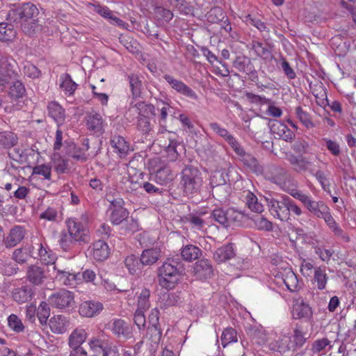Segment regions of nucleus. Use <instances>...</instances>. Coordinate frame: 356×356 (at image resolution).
<instances>
[{
    "label": "nucleus",
    "instance_id": "obj_26",
    "mask_svg": "<svg viewBox=\"0 0 356 356\" xmlns=\"http://www.w3.org/2000/svg\"><path fill=\"white\" fill-rule=\"evenodd\" d=\"M235 153L243 157L244 162L250 168V169L255 174L256 176H259L262 174L263 168L259 164L257 159L250 154H246L243 148L240 145L233 149Z\"/></svg>",
    "mask_w": 356,
    "mask_h": 356
},
{
    "label": "nucleus",
    "instance_id": "obj_51",
    "mask_svg": "<svg viewBox=\"0 0 356 356\" xmlns=\"http://www.w3.org/2000/svg\"><path fill=\"white\" fill-rule=\"evenodd\" d=\"M8 325L10 330L16 333L22 332L25 330V326L21 318L14 314L8 317Z\"/></svg>",
    "mask_w": 356,
    "mask_h": 356
},
{
    "label": "nucleus",
    "instance_id": "obj_28",
    "mask_svg": "<svg viewBox=\"0 0 356 356\" xmlns=\"http://www.w3.org/2000/svg\"><path fill=\"white\" fill-rule=\"evenodd\" d=\"M25 230L22 226L13 227L7 237L4 243L6 248H13L17 245L24 237Z\"/></svg>",
    "mask_w": 356,
    "mask_h": 356
},
{
    "label": "nucleus",
    "instance_id": "obj_46",
    "mask_svg": "<svg viewBox=\"0 0 356 356\" xmlns=\"http://www.w3.org/2000/svg\"><path fill=\"white\" fill-rule=\"evenodd\" d=\"M201 254V250L197 246L187 245L182 248L181 257L188 261H191L197 259Z\"/></svg>",
    "mask_w": 356,
    "mask_h": 356
},
{
    "label": "nucleus",
    "instance_id": "obj_4",
    "mask_svg": "<svg viewBox=\"0 0 356 356\" xmlns=\"http://www.w3.org/2000/svg\"><path fill=\"white\" fill-rule=\"evenodd\" d=\"M181 266L175 259H168L158 269L159 285L165 289H174L180 281Z\"/></svg>",
    "mask_w": 356,
    "mask_h": 356
},
{
    "label": "nucleus",
    "instance_id": "obj_58",
    "mask_svg": "<svg viewBox=\"0 0 356 356\" xmlns=\"http://www.w3.org/2000/svg\"><path fill=\"white\" fill-rule=\"evenodd\" d=\"M225 17V14L220 7H215L210 10L208 13V20L211 23L222 22Z\"/></svg>",
    "mask_w": 356,
    "mask_h": 356
},
{
    "label": "nucleus",
    "instance_id": "obj_40",
    "mask_svg": "<svg viewBox=\"0 0 356 356\" xmlns=\"http://www.w3.org/2000/svg\"><path fill=\"white\" fill-rule=\"evenodd\" d=\"M127 80L129 83V87L133 99L139 97L142 92V79L139 75L130 74L127 75Z\"/></svg>",
    "mask_w": 356,
    "mask_h": 356
},
{
    "label": "nucleus",
    "instance_id": "obj_50",
    "mask_svg": "<svg viewBox=\"0 0 356 356\" xmlns=\"http://www.w3.org/2000/svg\"><path fill=\"white\" fill-rule=\"evenodd\" d=\"M188 222L192 225V227L197 231H201L202 232H207L209 229H213L216 228L213 225L207 226V224L199 216H193L189 218Z\"/></svg>",
    "mask_w": 356,
    "mask_h": 356
},
{
    "label": "nucleus",
    "instance_id": "obj_5",
    "mask_svg": "<svg viewBox=\"0 0 356 356\" xmlns=\"http://www.w3.org/2000/svg\"><path fill=\"white\" fill-rule=\"evenodd\" d=\"M17 63L10 56L0 58V92H3L18 76Z\"/></svg>",
    "mask_w": 356,
    "mask_h": 356
},
{
    "label": "nucleus",
    "instance_id": "obj_37",
    "mask_svg": "<svg viewBox=\"0 0 356 356\" xmlns=\"http://www.w3.org/2000/svg\"><path fill=\"white\" fill-rule=\"evenodd\" d=\"M102 284L107 291L113 292V294L120 293L125 299L129 300L134 295V289L118 288L116 285L108 279H102Z\"/></svg>",
    "mask_w": 356,
    "mask_h": 356
},
{
    "label": "nucleus",
    "instance_id": "obj_49",
    "mask_svg": "<svg viewBox=\"0 0 356 356\" xmlns=\"http://www.w3.org/2000/svg\"><path fill=\"white\" fill-rule=\"evenodd\" d=\"M61 83L60 87L68 93L69 95H72L77 88V84L72 81L69 74H64L60 76Z\"/></svg>",
    "mask_w": 356,
    "mask_h": 356
},
{
    "label": "nucleus",
    "instance_id": "obj_41",
    "mask_svg": "<svg viewBox=\"0 0 356 356\" xmlns=\"http://www.w3.org/2000/svg\"><path fill=\"white\" fill-rule=\"evenodd\" d=\"M17 35V31L14 26L9 23H0V40L2 42H11Z\"/></svg>",
    "mask_w": 356,
    "mask_h": 356
},
{
    "label": "nucleus",
    "instance_id": "obj_21",
    "mask_svg": "<svg viewBox=\"0 0 356 356\" xmlns=\"http://www.w3.org/2000/svg\"><path fill=\"white\" fill-rule=\"evenodd\" d=\"M233 66L241 72L250 75L252 81L257 79V73L251 60L245 56H238L233 63Z\"/></svg>",
    "mask_w": 356,
    "mask_h": 356
},
{
    "label": "nucleus",
    "instance_id": "obj_57",
    "mask_svg": "<svg viewBox=\"0 0 356 356\" xmlns=\"http://www.w3.org/2000/svg\"><path fill=\"white\" fill-rule=\"evenodd\" d=\"M296 114L301 123L307 128H312L314 126L312 121L310 115L305 111L302 107L298 106L296 108Z\"/></svg>",
    "mask_w": 356,
    "mask_h": 356
},
{
    "label": "nucleus",
    "instance_id": "obj_30",
    "mask_svg": "<svg viewBox=\"0 0 356 356\" xmlns=\"http://www.w3.org/2000/svg\"><path fill=\"white\" fill-rule=\"evenodd\" d=\"M236 254L233 243H229L218 248L213 254L214 259L222 263L233 258Z\"/></svg>",
    "mask_w": 356,
    "mask_h": 356
},
{
    "label": "nucleus",
    "instance_id": "obj_55",
    "mask_svg": "<svg viewBox=\"0 0 356 356\" xmlns=\"http://www.w3.org/2000/svg\"><path fill=\"white\" fill-rule=\"evenodd\" d=\"M221 343L224 348L237 341L236 332L233 328L225 329L221 334Z\"/></svg>",
    "mask_w": 356,
    "mask_h": 356
},
{
    "label": "nucleus",
    "instance_id": "obj_33",
    "mask_svg": "<svg viewBox=\"0 0 356 356\" xmlns=\"http://www.w3.org/2000/svg\"><path fill=\"white\" fill-rule=\"evenodd\" d=\"M161 257V250L155 247L144 250L140 255V263L143 265L150 266L155 264Z\"/></svg>",
    "mask_w": 356,
    "mask_h": 356
},
{
    "label": "nucleus",
    "instance_id": "obj_22",
    "mask_svg": "<svg viewBox=\"0 0 356 356\" xmlns=\"http://www.w3.org/2000/svg\"><path fill=\"white\" fill-rule=\"evenodd\" d=\"M86 120L88 129L95 134H102L105 123L99 113L96 112L88 113L86 115Z\"/></svg>",
    "mask_w": 356,
    "mask_h": 356
},
{
    "label": "nucleus",
    "instance_id": "obj_23",
    "mask_svg": "<svg viewBox=\"0 0 356 356\" xmlns=\"http://www.w3.org/2000/svg\"><path fill=\"white\" fill-rule=\"evenodd\" d=\"M134 289V294L137 298V308L136 310L147 311L151 306L150 296L151 292L149 289L146 287L138 288L136 291Z\"/></svg>",
    "mask_w": 356,
    "mask_h": 356
},
{
    "label": "nucleus",
    "instance_id": "obj_42",
    "mask_svg": "<svg viewBox=\"0 0 356 356\" xmlns=\"http://www.w3.org/2000/svg\"><path fill=\"white\" fill-rule=\"evenodd\" d=\"M131 106L136 108L138 116L140 118H148L150 116L155 115V108L151 104H147L145 102H139L133 105V102L131 103Z\"/></svg>",
    "mask_w": 356,
    "mask_h": 356
},
{
    "label": "nucleus",
    "instance_id": "obj_9",
    "mask_svg": "<svg viewBox=\"0 0 356 356\" xmlns=\"http://www.w3.org/2000/svg\"><path fill=\"white\" fill-rule=\"evenodd\" d=\"M291 315L294 319L309 322L313 318V310L302 297H298L293 301Z\"/></svg>",
    "mask_w": 356,
    "mask_h": 356
},
{
    "label": "nucleus",
    "instance_id": "obj_16",
    "mask_svg": "<svg viewBox=\"0 0 356 356\" xmlns=\"http://www.w3.org/2000/svg\"><path fill=\"white\" fill-rule=\"evenodd\" d=\"M163 79L168 83L170 87L178 93L195 100L197 99L196 93L181 81L174 78L170 74L163 75Z\"/></svg>",
    "mask_w": 356,
    "mask_h": 356
},
{
    "label": "nucleus",
    "instance_id": "obj_36",
    "mask_svg": "<svg viewBox=\"0 0 356 356\" xmlns=\"http://www.w3.org/2000/svg\"><path fill=\"white\" fill-rule=\"evenodd\" d=\"M87 337L88 334L84 328H76L69 336L68 345L70 348H77L79 346H81Z\"/></svg>",
    "mask_w": 356,
    "mask_h": 356
},
{
    "label": "nucleus",
    "instance_id": "obj_32",
    "mask_svg": "<svg viewBox=\"0 0 356 356\" xmlns=\"http://www.w3.org/2000/svg\"><path fill=\"white\" fill-rule=\"evenodd\" d=\"M111 145L120 158H124L130 151V147L122 136H114L111 140Z\"/></svg>",
    "mask_w": 356,
    "mask_h": 356
},
{
    "label": "nucleus",
    "instance_id": "obj_25",
    "mask_svg": "<svg viewBox=\"0 0 356 356\" xmlns=\"http://www.w3.org/2000/svg\"><path fill=\"white\" fill-rule=\"evenodd\" d=\"M270 131L286 142H291L295 137L294 133L285 124L277 120L272 121Z\"/></svg>",
    "mask_w": 356,
    "mask_h": 356
},
{
    "label": "nucleus",
    "instance_id": "obj_10",
    "mask_svg": "<svg viewBox=\"0 0 356 356\" xmlns=\"http://www.w3.org/2000/svg\"><path fill=\"white\" fill-rule=\"evenodd\" d=\"M288 196H283L282 201H278L269 196L266 197V201L269 207V210L274 217L282 221H287L289 219V213L287 211L285 203L288 202Z\"/></svg>",
    "mask_w": 356,
    "mask_h": 356
},
{
    "label": "nucleus",
    "instance_id": "obj_7",
    "mask_svg": "<svg viewBox=\"0 0 356 356\" xmlns=\"http://www.w3.org/2000/svg\"><path fill=\"white\" fill-rule=\"evenodd\" d=\"M49 304L58 309L73 307L75 301L74 293L66 289L53 293L48 298Z\"/></svg>",
    "mask_w": 356,
    "mask_h": 356
},
{
    "label": "nucleus",
    "instance_id": "obj_52",
    "mask_svg": "<svg viewBox=\"0 0 356 356\" xmlns=\"http://www.w3.org/2000/svg\"><path fill=\"white\" fill-rule=\"evenodd\" d=\"M37 316L40 324L47 323V319L50 316V308L46 302H42L36 309Z\"/></svg>",
    "mask_w": 356,
    "mask_h": 356
},
{
    "label": "nucleus",
    "instance_id": "obj_6",
    "mask_svg": "<svg viewBox=\"0 0 356 356\" xmlns=\"http://www.w3.org/2000/svg\"><path fill=\"white\" fill-rule=\"evenodd\" d=\"M13 85L9 88L8 95L11 99V106H6L5 111L11 113L14 111L21 109L24 105L22 100L26 94V89L24 84L17 79L12 81Z\"/></svg>",
    "mask_w": 356,
    "mask_h": 356
},
{
    "label": "nucleus",
    "instance_id": "obj_61",
    "mask_svg": "<svg viewBox=\"0 0 356 356\" xmlns=\"http://www.w3.org/2000/svg\"><path fill=\"white\" fill-rule=\"evenodd\" d=\"M245 21L247 24H250L255 26L260 31H269V29L263 22H261L259 19L252 17L251 15H248L245 17Z\"/></svg>",
    "mask_w": 356,
    "mask_h": 356
},
{
    "label": "nucleus",
    "instance_id": "obj_48",
    "mask_svg": "<svg viewBox=\"0 0 356 356\" xmlns=\"http://www.w3.org/2000/svg\"><path fill=\"white\" fill-rule=\"evenodd\" d=\"M246 204L248 207L255 213H260L264 211V206L259 202L258 198L252 192L248 191L246 196Z\"/></svg>",
    "mask_w": 356,
    "mask_h": 356
},
{
    "label": "nucleus",
    "instance_id": "obj_39",
    "mask_svg": "<svg viewBox=\"0 0 356 356\" xmlns=\"http://www.w3.org/2000/svg\"><path fill=\"white\" fill-rule=\"evenodd\" d=\"M90 349L97 354H103L110 347L108 341L100 337H92L88 340Z\"/></svg>",
    "mask_w": 356,
    "mask_h": 356
},
{
    "label": "nucleus",
    "instance_id": "obj_18",
    "mask_svg": "<svg viewBox=\"0 0 356 356\" xmlns=\"http://www.w3.org/2000/svg\"><path fill=\"white\" fill-rule=\"evenodd\" d=\"M318 218H323L328 227L337 236H341L346 241L349 240L348 237L346 236L342 229L332 217L330 208L327 206L323 211L318 216Z\"/></svg>",
    "mask_w": 356,
    "mask_h": 356
},
{
    "label": "nucleus",
    "instance_id": "obj_56",
    "mask_svg": "<svg viewBox=\"0 0 356 356\" xmlns=\"http://www.w3.org/2000/svg\"><path fill=\"white\" fill-rule=\"evenodd\" d=\"M124 264L129 272L132 275L136 274L140 269L141 263L138 261L137 257L134 254L127 256L124 260Z\"/></svg>",
    "mask_w": 356,
    "mask_h": 356
},
{
    "label": "nucleus",
    "instance_id": "obj_11",
    "mask_svg": "<svg viewBox=\"0 0 356 356\" xmlns=\"http://www.w3.org/2000/svg\"><path fill=\"white\" fill-rule=\"evenodd\" d=\"M211 217L223 227H227L232 223L239 221L242 215L233 209H229L226 211L222 209H216L212 211Z\"/></svg>",
    "mask_w": 356,
    "mask_h": 356
},
{
    "label": "nucleus",
    "instance_id": "obj_20",
    "mask_svg": "<svg viewBox=\"0 0 356 356\" xmlns=\"http://www.w3.org/2000/svg\"><path fill=\"white\" fill-rule=\"evenodd\" d=\"M103 309V305L99 301L88 300L79 305V312L81 316L88 318L99 314Z\"/></svg>",
    "mask_w": 356,
    "mask_h": 356
},
{
    "label": "nucleus",
    "instance_id": "obj_43",
    "mask_svg": "<svg viewBox=\"0 0 356 356\" xmlns=\"http://www.w3.org/2000/svg\"><path fill=\"white\" fill-rule=\"evenodd\" d=\"M74 163L70 159H64L62 157H58L54 159L53 161V168L56 171L58 174H64L68 173Z\"/></svg>",
    "mask_w": 356,
    "mask_h": 356
},
{
    "label": "nucleus",
    "instance_id": "obj_13",
    "mask_svg": "<svg viewBox=\"0 0 356 356\" xmlns=\"http://www.w3.org/2000/svg\"><path fill=\"white\" fill-rule=\"evenodd\" d=\"M56 273L55 279L65 286L75 287L81 282V273L71 272L69 269H60L56 265L53 266Z\"/></svg>",
    "mask_w": 356,
    "mask_h": 356
},
{
    "label": "nucleus",
    "instance_id": "obj_64",
    "mask_svg": "<svg viewBox=\"0 0 356 356\" xmlns=\"http://www.w3.org/2000/svg\"><path fill=\"white\" fill-rule=\"evenodd\" d=\"M24 73L28 77L31 79L38 78L41 72L35 65L31 63H28L24 67Z\"/></svg>",
    "mask_w": 356,
    "mask_h": 356
},
{
    "label": "nucleus",
    "instance_id": "obj_45",
    "mask_svg": "<svg viewBox=\"0 0 356 356\" xmlns=\"http://www.w3.org/2000/svg\"><path fill=\"white\" fill-rule=\"evenodd\" d=\"M148 340L149 341L150 352L154 350L161 338V331L159 327H148L147 328Z\"/></svg>",
    "mask_w": 356,
    "mask_h": 356
},
{
    "label": "nucleus",
    "instance_id": "obj_38",
    "mask_svg": "<svg viewBox=\"0 0 356 356\" xmlns=\"http://www.w3.org/2000/svg\"><path fill=\"white\" fill-rule=\"evenodd\" d=\"M27 278L35 285L41 284L45 280L44 269L38 266H31L27 271Z\"/></svg>",
    "mask_w": 356,
    "mask_h": 356
},
{
    "label": "nucleus",
    "instance_id": "obj_44",
    "mask_svg": "<svg viewBox=\"0 0 356 356\" xmlns=\"http://www.w3.org/2000/svg\"><path fill=\"white\" fill-rule=\"evenodd\" d=\"M327 280L328 277L326 274L325 268L318 266L314 268V282L316 284V287L318 289H325Z\"/></svg>",
    "mask_w": 356,
    "mask_h": 356
},
{
    "label": "nucleus",
    "instance_id": "obj_19",
    "mask_svg": "<svg viewBox=\"0 0 356 356\" xmlns=\"http://www.w3.org/2000/svg\"><path fill=\"white\" fill-rule=\"evenodd\" d=\"M268 348L270 350L281 354L289 351H295L291 343V338L286 334H282L278 339H275L270 342Z\"/></svg>",
    "mask_w": 356,
    "mask_h": 356
},
{
    "label": "nucleus",
    "instance_id": "obj_14",
    "mask_svg": "<svg viewBox=\"0 0 356 356\" xmlns=\"http://www.w3.org/2000/svg\"><path fill=\"white\" fill-rule=\"evenodd\" d=\"M108 328L120 339H128L132 337V327L125 321L119 318L111 320Z\"/></svg>",
    "mask_w": 356,
    "mask_h": 356
},
{
    "label": "nucleus",
    "instance_id": "obj_2",
    "mask_svg": "<svg viewBox=\"0 0 356 356\" xmlns=\"http://www.w3.org/2000/svg\"><path fill=\"white\" fill-rule=\"evenodd\" d=\"M281 188L290 194L292 197L298 200L305 209L313 216L318 217L323 209L327 206L323 201H316L310 195L298 190L296 185L291 184V179H274Z\"/></svg>",
    "mask_w": 356,
    "mask_h": 356
},
{
    "label": "nucleus",
    "instance_id": "obj_34",
    "mask_svg": "<svg viewBox=\"0 0 356 356\" xmlns=\"http://www.w3.org/2000/svg\"><path fill=\"white\" fill-rule=\"evenodd\" d=\"M110 254L108 244L104 241L99 240L92 245V257L96 261L106 260Z\"/></svg>",
    "mask_w": 356,
    "mask_h": 356
},
{
    "label": "nucleus",
    "instance_id": "obj_17",
    "mask_svg": "<svg viewBox=\"0 0 356 356\" xmlns=\"http://www.w3.org/2000/svg\"><path fill=\"white\" fill-rule=\"evenodd\" d=\"M194 277L197 280H207L213 274V268L207 259H201L197 261L193 268Z\"/></svg>",
    "mask_w": 356,
    "mask_h": 356
},
{
    "label": "nucleus",
    "instance_id": "obj_8",
    "mask_svg": "<svg viewBox=\"0 0 356 356\" xmlns=\"http://www.w3.org/2000/svg\"><path fill=\"white\" fill-rule=\"evenodd\" d=\"M106 200L111 203L110 209H113L110 220L113 225H120L129 216V211L122 207L124 201L122 198H111L110 195H106Z\"/></svg>",
    "mask_w": 356,
    "mask_h": 356
},
{
    "label": "nucleus",
    "instance_id": "obj_29",
    "mask_svg": "<svg viewBox=\"0 0 356 356\" xmlns=\"http://www.w3.org/2000/svg\"><path fill=\"white\" fill-rule=\"evenodd\" d=\"M48 115L51 118L58 127L62 125L65 120L64 108L57 102H51L47 106Z\"/></svg>",
    "mask_w": 356,
    "mask_h": 356
},
{
    "label": "nucleus",
    "instance_id": "obj_1",
    "mask_svg": "<svg viewBox=\"0 0 356 356\" xmlns=\"http://www.w3.org/2000/svg\"><path fill=\"white\" fill-rule=\"evenodd\" d=\"M38 8L31 3H24L22 6L12 10L9 17L19 24L21 29L26 35H31L40 29L39 24Z\"/></svg>",
    "mask_w": 356,
    "mask_h": 356
},
{
    "label": "nucleus",
    "instance_id": "obj_31",
    "mask_svg": "<svg viewBox=\"0 0 356 356\" xmlns=\"http://www.w3.org/2000/svg\"><path fill=\"white\" fill-rule=\"evenodd\" d=\"M49 327L56 334L65 332L69 327V321L63 315H56L49 320Z\"/></svg>",
    "mask_w": 356,
    "mask_h": 356
},
{
    "label": "nucleus",
    "instance_id": "obj_63",
    "mask_svg": "<svg viewBox=\"0 0 356 356\" xmlns=\"http://www.w3.org/2000/svg\"><path fill=\"white\" fill-rule=\"evenodd\" d=\"M146 311L136 310L134 312V323L138 327L139 330L144 329L146 324V318L145 312Z\"/></svg>",
    "mask_w": 356,
    "mask_h": 356
},
{
    "label": "nucleus",
    "instance_id": "obj_3",
    "mask_svg": "<svg viewBox=\"0 0 356 356\" xmlns=\"http://www.w3.org/2000/svg\"><path fill=\"white\" fill-rule=\"evenodd\" d=\"M65 224L67 230L60 232L58 242L63 250L68 251L76 243L86 241L88 230L82 222L74 218L66 220Z\"/></svg>",
    "mask_w": 356,
    "mask_h": 356
},
{
    "label": "nucleus",
    "instance_id": "obj_35",
    "mask_svg": "<svg viewBox=\"0 0 356 356\" xmlns=\"http://www.w3.org/2000/svg\"><path fill=\"white\" fill-rule=\"evenodd\" d=\"M306 335L307 333L304 332L302 327L296 324L291 336H289L294 350L301 348L305 343L307 341Z\"/></svg>",
    "mask_w": 356,
    "mask_h": 356
},
{
    "label": "nucleus",
    "instance_id": "obj_59",
    "mask_svg": "<svg viewBox=\"0 0 356 356\" xmlns=\"http://www.w3.org/2000/svg\"><path fill=\"white\" fill-rule=\"evenodd\" d=\"M0 270L5 275L10 276L16 273V267L8 259L0 261Z\"/></svg>",
    "mask_w": 356,
    "mask_h": 356
},
{
    "label": "nucleus",
    "instance_id": "obj_47",
    "mask_svg": "<svg viewBox=\"0 0 356 356\" xmlns=\"http://www.w3.org/2000/svg\"><path fill=\"white\" fill-rule=\"evenodd\" d=\"M17 143L16 134L10 131L0 132V147L10 148Z\"/></svg>",
    "mask_w": 356,
    "mask_h": 356
},
{
    "label": "nucleus",
    "instance_id": "obj_27",
    "mask_svg": "<svg viewBox=\"0 0 356 356\" xmlns=\"http://www.w3.org/2000/svg\"><path fill=\"white\" fill-rule=\"evenodd\" d=\"M89 149L88 141L83 144L82 147H77L74 144H70L67 146L66 154L68 159L75 161H85L87 159L86 152Z\"/></svg>",
    "mask_w": 356,
    "mask_h": 356
},
{
    "label": "nucleus",
    "instance_id": "obj_15",
    "mask_svg": "<svg viewBox=\"0 0 356 356\" xmlns=\"http://www.w3.org/2000/svg\"><path fill=\"white\" fill-rule=\"evenodd\" d=\"M282 272H278L277 276H281L286 288L291 291H296L299 288V282L296 275L293 272L286 262L281 263Z\"/></svg>",
    "mask_w": 356,
    "mask_h": 356
},
{
    "label": "nucleus",
    "instance_id": "obj_53",
    "mask_svg": "<svg viewBox=\"0 0 356 356\" xmlns=\"http://www.w3.org/2000/svg\"><path fill=\"white\" fill-rule=\"evenodd\" d=\"M254 226L259 230L270 231L273 229V225L263 216H256L252 218Z\"/></svg>",
    "mask_w": 356,
    "mask_h": 356
},
{
    "label": "nucleus",
    "instance_id": "obj_54",
    "mask_svg": "<svg viewBox=\"0 0 356 356\" xmlns=\"http://www.w3.org/2000/svg\"><path fill=\"white\" fill-rule=\"evenodd\" d=\"M181 145L176 140H170L168 145L166 147L167 159L169 161H175L179 156L177 147Z\"/></svg>",
    "mask_w": 356,
    "mask_h": 356
},
{
    "label": "nucleus",
    "instance_id": "obj_60",
    "mask_svg": "<svg viewBox=\"0 0 356 356\" xmlns=\"http://www.w3.org/2000/svg\"><path fill=\"white\" fill-rule=\"evenodd\" d=\"M327 346H330V341L327 338L318 339L312 343V351L313 353H318Z\"/></svg>",
    "mask_w": 356,
    "mask_h": 356
},
{
    "label": "nucleus",
    "instance_id": "obj_12",
    "mask_svg": "<svg viewBox=\"0 0 356 356\" xmlns=\"http://www.w3.org/2000/svg\"><path fill=\"white\" fill-rule=\"evenodd\" d=\"M30 254L35 259H40L44 264L56 265L55 254L49 249L44 247L43 244L38 240L35 239L32 241V245L29 250Z\"/></svg>",
    "mask_w": 356,
    "mask_h": 356
},
{
    "label": "nucleus",
    "instance_id": "obj_62",
    "mask_svg": "<svg viewBox=\"0 0 356 356\" xmlns=\"http://www.w3.org/2000/svg\"><path fill=\"white\" fill-rule=\"evenodd\" d=\"M253 49L258 56L268 58L270 56L269 47L261 42H257L253 44Z\"/></svg>",
    "mask_w": 356,
    "mask_h": 356
},
{
    "label": "nucleus",
    "instance_id": "obj_24",
    "mask_svg": "<svg viewBox=\"0 0 356 356\" xmlns=\"http://www.w3.org/2000/svg\"><path fill=\"white\" fill-rule=\"evenodd\" d=\"M35 295L34 289L30 286H22L15 289L12 292L13 300L18 304L30 301Z\"/></svg>",
    "mask_w": 356,
    "mask_h": 356
}]
</instances>
